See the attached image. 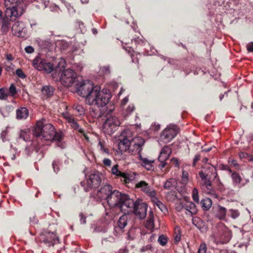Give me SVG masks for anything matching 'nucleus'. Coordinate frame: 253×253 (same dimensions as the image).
Returning <instances> with one entry per match:
<instances>
[{
	"label": "nucleus",
	"mask_w": 253,
	"mask_h": 253,
	"mask_svg": "<svg viewBox=\"0 0 253 253\" xmlns=\"http://www.w3.org/2000/svg\"><path fill=\"white\" fill-rule=\"evenodd\" d=\"M168 62L170 65H175L177 66L179 65L181 66V70L185 72L186 75H187L190 72V71H187V70H185L183 66V65L177 60L172 58H168Z\"/></svg>",
	"instance_id": "f704fd0d"
},
{
	"label": "nucleus",
	"mask_w": 253,
	"mask_h": 253,
	"mask_svg": "<svg viewBox=\"0 0 253 253\" xmlns=\"http://www.w3.org/2000/svg\"><path fill=\"white\" fill-rule=\"evenodd\" d=\"M161 153L166 155V156H169V155L171 153V149L168 146H165L163 148Z\"/></svg>",
	"instance_id": "09e8293b"
},
{
	"label": "nucleus",
	"mask_w": 253,
	"mask_h": 253,
	"mask_svg": "<svg viewBox=\"0 0 253 253\" xmlns=\"http://www.w3.org/2000/svg\"><path fill=\"white\" fill-rule=\"evenodd\" d=\"M64 117L66 121L70 125L72 128L78 130L80 133L84 134V129L80 127L79 125L71 115L65 114H64Z\"/></svg>",
	"instance_id": "aec40b11"
},
{
	"label": "nucleus",
	"mask_w": 253,
	"mask_h": 253,
	"mask_svg": "<svg viewBox=\"0 0 253 253\" xmlns=\"http://www.w3.org/2000/svg\"><path fill=\"white\" fill-rule=\"evenodd\" d=\"M153 163L147 164V165H145L144 167L148 170H153L154 169V166L152 165Z\"/></svg>",
	"instance_id": "338daca9"
},
{
	"label": "nucleus",
	"mask_w": 253,
	"mask_h": 253,
	"mask_svg": "<svg viewBox=\"0 0 253 253\" xmlns=\"http://www.w3.org/2000/svg\"><path fill=\"white\" fill-rule=\"evenodd\" d=\"M188 180H189V179H188V172L187 171L183 170L181 183L182 184L186 185L188 183Z\"/></svg>",
	"instance_id": "79ce46f5"
},
{
	"label": "nucleus",
	"mask_w": 253,
	"mask_h": 253,
	"mask_svg": "<svg viewBox=\"0 0 253 253\" xmlns=\"http://www.w3.org/2000/svg\"><path fill=\"white\" fill-rule=\"evenodd\" d=\"M11 31L13 35L18 37H24L26 36L25 25L23 22H16L13 25Z\"/></svg>",
	"instance_id": "2eb2a0df"
},
{
	"label": "nucleus",
	"mask_w": 253,
	"mask_h": 253,
	"mask_svg": "<svg viewBox=\"0 0 253 253\" xmlns=\"http://www.w3.org/2000/svg\"><path fill=\"white\" fill-rule=\"evenodd\" d=\"M136 200L134 201L129 196L124 194L119 205L118 208L125 214H130L133 212Z\"/></svg>",
	"instance_id": "423d86ee"
},
{
	"label": "nucleus",
	"mask_w": 253,
	"mask_h": 253,
	"mask_svg": "<svg viewBox=\"0 0 253 253\" xmlns=\"http://www.w3.org/2000/svg\"><path fill=\"white\" fill-rule=\"evenodd\" d=\"M80 221L81 224L86 223V216L84 215L82 212H80L79 214Z\"/></svg>",
	"instance_id": "4d7b16f0"
},
{
	"label": "nucleus",
	"mask_w": 253,
	"mask_h": 253,
	"mask_svg": "<svg viewBox=\"0 0 253 253\" xmlns=\"http://www.w3.org/2000/svg\"><path fill=\"white\" fill-rule=\"evenodd\" d=\"M107 119L104 123V128L109 134L114 133L120 126L121 122L118 117L114 116L106 117Z\"/></svg>",
	"instance_id": "6e6552de"
},
{
	"label": "nucleus",
	"mask_w": 253,
	"mask_h": 253,
	"mask_svg": "<svg viewBox=\"0 0 253 253\" xmlns=\"http://www.w3.org/2000/svg\"><path fill=\"white\" fill-rule=\"evenodd\" d=\"M118 165L113 166L111 169L112 174L119 177L121 181H124L126 184H129L135 179L136 173L134 172H122L118 169Z\"/></svg>",
	"instance_id": "9d476101"
},
{
	"label": "nucleus",
	"mask_w": 253,
	"mask_h": 253,
	"mask_svg": "<svg viewBox=\"0 0 253 253\" xmlns=\"http://www.w3.org/2000/svg\"><path fill=\"white\" fill-rule=\"evenodd\" d=\"M8 97L7 91L4 88H0V100H6Z\"/></svg>",
	"instance_id": "49530a36"
},
{
	"label": "nucleus",
	"mask_w": 253,
	"mask_h": 253,
	"mask_svg": "<svg viewBox=\"0 0 253 253\" xmlns=\"http://www.w3.org/2000/svg\"><path fill=\"white\" fill-rule=\"evenodd\" d=\"M220 238L222 244L228 242L231 238L232 233L226 228H223L220 231Z\"/></svg>",
	"instance_id": "5701e85b"
},
{
	"label": "nucleus",
	"mask_w": 253,
	"mask_h": 253,
	"mask_svg": "<svg viewBox=\"0 0 253 253\" xmlns=\"http://www.w3.org/2000/svg\"><path fill=\"white\" fill-rule=\"evenodd\" d=\"M129 42L126 43V48L128 47L134 51V49L137 50L139 48L144 46L146 44V41L142 37L132 38V39H131V45L129 46Z\"/></svg>",
	"instance_id": "f3484780"
},
{
	"label": "nucleus",
	"mask_w": 253,
	"mask_h": 253,
	"mask_svg": "<svg viewBox=\"0 0 253 253\" xmlns=\"http://www.w3.org/2000/svg\"><path fill=\"white\" fill-rule=\"evenodd\" d=\"M124 194H122L117 190H113L110 193L108 196L106 197V200L110 207H118Z\"/></svg>",
	"instance_id": "9b49d317"
},
{
	"label": "nucleus",
	"mask_w": 253,
	"mask_h": 253,
	"mask_svg": "<svg viewBox=\"0 0 253 253\" xmlns=\"http://www.w3.org/2000/svg\"><path fill=\"white\" fill-rule=\"evenodd\" d=\"M184 210L187 212L186 214H188V212L191 215L196 214L197 212L196 205L193 202H186L185 203Z\"/></svg>",
	"instance_id": "cd10ccee"
},
{
	"label": "nucleus",
	"mask_w": 253,
	"mask_h": 253,
	"mask_svg": "<svg viewBox=\"0 0 253 253\" xmlns=\"http://www.w3.org/2000/svg\"><path fill=\"white\" fill-rule=\"evenodd\" d=\"M199 173L204 174L206 177L216 179L217 181L220 182V178L217 175L216 168L212 165L208 164L202 167V169Z\"/></svg>",
	"instance_id": "4468645a"
},
{
	"label": "nucleus",
	"mask_w": 253,
	"mask_h": 253,
	"mask_svg": "<svg viewBox=\"0 0 253 253\" xmlns=\"http://www.w3.org/2000/svg\"><path fill=\"white\" fill-rule=\"evenodd\" d=\"M43 66L44 68H43L42 71H44L46 73H50L54 71H55V69L57 68L56 67L55 69H54L52 64L47 62L46 60Z\"/></svg>",
	"instance_id": "c9c22d12"
},
{
	"label": "nucleus",
	"mask_w": 253,
	"mask_h": 253,
	"mask_svg": "<svg viewBox=\"0 0 253 253\" xmlns=\"http://www.w3.org/2000/svg\"><path fill=\"white\" fill-rule=\"evenodd\" d=\"M207 247L205 243L201 244L198 250V253H206Z\"/></svg>",
	"instance_id": "603ef678"
},
{
	"label": "nucleus",
	"mask_w": 253,
	"mask_h": 253,
	"mask_svg": "<svg viewBox=\"0 0 253 253\" xmlns=\"http://www.w3.org/2000/svg\"><path fill=\"white\" fill-rule=\"evenodd\" d=\"M199 175L202 181L203 185L205 186L208 190H211L212 189L211 179V178L206 177L204 174H202L200 173H199Z\"/></svg>",
	"instance_id": "c85d7f7f"
},
{
	"label": "nucleus",
	"mask_w": 253,
	"mask_h": 253,
	"mask_svg": "<svg viewBox=\"0 0 253 253\" xmlns=\"http://www.w3.org/2000/svg\"><path fill=\"white\" fill-rule=\"evenodd\" d=\"M113 188L110 184H105L102 186L98 191L99 196L103 199L106 200V197L110 195V193L113 191Z\"/></svg>",
	"instance_id": "b1692460"
},
{
	"label": "nucleus",
	"mask_w": 253,
	"mask_h": 253,
	"mask_svg": "<svg viewBox=\"0 0 253 253\" xmlns=\"http://www.w3.org/2000/svg\"><path fill=\"white\" fill-rule=\"evenodd\" d=\"M169 156H166V155H164L160 153V154L158 158V160L160 162H164L169 158Z\"/></svg>",
	"instance_id": "6e6d98bb"
},
{
	"label": "nucleus",
	"mask_w": 253,
	"mask_h": 253,
	"mask_svg": "<svg viewBox=\"0 0 253 253\" xmlns=\"http://www.w3.org/2000/svg\"><path fill=\"white\" fill-rule=\"evenodd\" d=\"M39 45L42 48H48L50 46V42L49 41H42L41 40H37Z\"/></svg>",
	"instance_id": "ea45409f"
},
{
	"label": "nucleus",
	"mask_w": 253,
	"mask_h": 253,
	"mask_svg": "<svg viewBox=\"0 0 253 253\" xmlns=\"http://www.w3.org/2000/svg\"><path fill=\"white\" fill-rule=\"evenodd\" d=\"M101 71L104 75H108L110 73V67L109 66H104L102 67Z\"/></svg>",
	"instance_id": "5fc2aeb1"
},
{
	"label": "nucleus",
	"mask_w": 253,
	"mask_h": 253,
	"mask_svg": "<svg viewBox=\"0 0 253 253\" xmlns=\"http://www.w3.org/2000/svg\"><path fill=\"white\" fill-rule=\"evenodd\" d=\"M55 88L50 85H43L41 89L42 96L44 99L51 98L54 94Z\"/></svg>",
	"instance_id": "4be33fe9"
},
{
	"label": "nucleus",
	"mask_w": 253,
	"mask_h": 253,
	"mask_svg": "<svg viewBox=\"0 0 253 253\" xmlns=\"http://www.w3.org/2000/svg\"><path fill=\"white\" fill-rule=\"evenodd\" d=\"M230 216L233 219H236L238 217L240 214V212L237 210L230 209L229 210Z\"/></svg>",
	"instance_id": "c03bdc74"
},
{
	"label": "nucleus",
	"mask_w": 253,
	"mask_h": 253,
	"mask_svg": "<svg viewBox=\"0 0 253 253\" xmlns=\"http://www.w3.org/2000/svg\"><path fill=\"white\" fill-rule=\"evenodd\" d=\"M39 240L48 247L59 243V238L54 232L45 231L40 235Z\"/></svg>",
	"instance_id": "1a4fd4ad"
},
{
	"label": "nucleus",
	"mask_w": 253,
	"mask_h": 253,
	"mask_svg": "<svg viewBox=\"0 0 253 253\" xmlns=\"http://www.w3.org/2000/svg\"><path fill=\"white\" fill-rule=\"evenodd\" d=\"M154 198V202L156 203V206L164 213L168 212V209L166 206L161 201H159L156 197Z\"/></svg>",
	"instance_id": "4c0bfd02"
},
{
	"label": "nucleus",
	"mask_w": 253,
	"mask_h": 253,
	"mask_svg": "<svg viewBox=\"0 0 253 253\" xmlns=\"http://www.w3.org/2000/svg\"><path fill=\"white\" fill-rule=\"evenodd\" d=\"M147 209V205L143 203L141 199H137L132 213H134L139 218L143 219L146 216Z\"/></svg>",
	"instance_id": "ddd939ff"
},
{
	"label": "nucleus",
	"mask_w": 253,
	"mask_h": 253,
	"mask_svg": "<svg viewBox=\"0 0 253 253\" xmlns=\"http://www.w3.org/2000/svg\"><path fill=\"white\" fill-rule=\"evenodd\" d=\"M28 114V110L26 108L21 107L16 111V117L18 119H26Z\"/></svg>",
	"instance_id": "7c9ffc66"
},
{
	"label": "nucleus",
	"mask_w": 253,
	"mask_h": 253,
	"mask_svg": "<svg viewBox=\"0 0 253 253\" xmlns=\"http://www.w3.org/2000/svg\"><path fill=\"white\" fill-rule=\"evenodd\" d=\"M4 4L6 8L5 16L9 17L11 21H15L21 16L26 8L24 0H4Z\"/></svg>",
	"instance_id": "f03ea898"
},
{
	"label": "nucleus",
	"mask_w": 253,
	"mask_h": 253,
	"mask_svg": "<svg viewBox=\"0 0 253 253\" xmlns=\"http://www.w3.org/2000/svg\"><path fill=\"white\" fill-rule=\"evenodd\" d=\"M221 170H226V171H229V172L230 173H232V170L230 168V167L227 166V165H221Z\"/></svg>",
	"instance_id": "e2e57ef3"
},
{
	"label": "nucleus",
	"mask_w": 253,
	"mask_h": 253,
	"mask_svg": "<svg viewBox=\"0 0 253 253\" xmlns=\"http://www.w3.org/2000/svg\"><path fill=\"white\" fill-rule=\"evenodd\" d=\"M45 120L38 121L33 130V135L45 141H51L53 138L55 130L54 126L50 124H44Z\"/></svg>",
	"instance_id": "7ed1b4c3"
},
{
	"label": "nucleus",
	"mask_w": 253,
	"mask_h": 253,
	"mask_svg": "<svg viewBox=\"0 0 253 253\" xmlns=\"http://www.w3.org/2000/svg\"><path fill=\"white\" fill-rule=\"evenodd\" d=\"M46 60L39 56H37L33 61V66L38 71H42Z\"/></svg>",
	"instance_id": "a878e982"
},
{
	"label": "nucleus",
	"mask_w": 253,
	"mask_h": 253,
	"mask_svg": "<svg viewBox=\"0 0 253 253\" xmlns=\"http://www.w3.org/2000/svg\"><path fill=\"white\" fill-rule=\"evenodd\" d=\"M64 136V134L62 132H56L54 130L53 133V138L52 141H55L57 142L58 143H60L62 140L63 139Z\"/></svg>",
	"instance_id": "58836bf2"
},
{
	"label": "nucleus",
	"mask_w": 253,
	"mask_h": 253,
	"mask_svg": "<svg viewBox=\"0 0 253 253\" xmlns=\"http://www.w3.org/2000/svg\"><path fill=\"white\" fill-rule=\"evenodd\" d=\"M60 165V162L58 160L53 161L52 164V168L55 173H58L60 170L59 165Z\"/></svg>",
	"instance_id": "a18cd8bd"
},
{
	"label": "nucleus",
	"mask_w": 253,
	"mask_h": 253,
	"mask_svg": "<svg viewBox=\"0 0 253 253\" xmlns=\"http://www.w3.org/2000/svg\"><path fill=\"white\" fill-rule=\"evenodd\" d=\"M112 113H109L106 108H95L92 107L90 108V115L94 118H99L102 116L106 117Z\"/></svg>",
	"instance_id": "a211bd4d"
},
{
	"label": "nucleus",
	"mask_w": 253,
	"mask_h": 253,
	"mask_svg": "<svg viewBox=\"0 0 253 253\" xmlns=\"http://www.w3.org/2000/svg\"><path fill=\"white\" fill-rule=\"evenodd\" d=\"M63 67V66L61 67H57L55 69V72L58 73L60 76V80L63 85L69 87L74 83L79 81V77L77 76V73L73 69H67L62 70Z\"/></svg>",
	"instance_id": "20e7f679"
},
{
	"label": "nucleus",
	"mask_w": 253,
	"mask_h": 253,
	"mask_svg": "<svg viewBox=\"0 0 253 253\" xmlns=\"http://www.w3.org/2000/svg\"><path fill=\"white\" fill-rule=\"evenodd\" d=\"M247 50L249 52H253V42H250L247 45Z\"/></svg>",
	"instance_id": "774afa93"
},
{
	"label": "nucleus",
	"mask_w": 253,
	"mask_h": 253,
	"mask_svg": "<svg viewBox=\"0 0 253 253\" xmlns=\"http://www.w3.org/2000/svg\"><path fill=\"white\" fill-rule=\"evenodd\" d=\"M192 198L194 202H195L197 203H199V195H198V191L197 188H194L192 192Z\"/></svg>",
	"instance_id": "de8ad7c7"
},
{
	"label": "nucleus",
	"mask_w": 253,
	"mask_h": 253,
	"mask_svg": "<svg viewBox=\"0 0 253 253\" xmlns=\"http://www.w3.org/2000/svg\"><path fill=\"white\" fill-rule=\"evenodd\" d=\"M128 214H124L121 216L118 221V227H116L114 228L115 232H117L118 229L122 230L124 229L127 223V217Z\"/></svg>",
	"instance_id": "bb28decb"
},
{
	"label": "nucleus",
	"mask_w": 253,
	"mask_h": 253,
	"mask_svg": "<svg viewBox=\"0 0 253 253\" xmlns=\"http://www.w3.org/2000/svg\"><path fill=\"white\" fill-rule=\"evenodd\" d=\"M77 93L81 96L85 97L90 102L92 93L96 89H99V86H93L92 82L90 81H79L76 84Z\"/></svg>",
	"instance_id": "39448f33"
},
{
	"label": "nucleus",
	"mask_w": 253,
	"mask_h": 253,
	"mask_svg": "<svg viewBox=\"0 0 253 253\" xmlns=\"http://www.w3.org/2000/svg\"><path fill=\"white\" fill-rule=\"evenodd\" d=\"M134 110L135 107L134 105H131L127 107V108L126 109V112L127 114H129L131 113L132 112H133Z\"/></svg>",
	"instance_id": "680f3d73"
},
{
	"label": "nucleus",
	"mask_w": 253,
	"mask_h": 253,
	"mask_svg": "<svg viewBox=\"0 0 253 253\" xmlns=\"http://www.w3.org/2000/svg\"><path fill=\"white\" fill-rule=\"evenodd\" d=\"M16 75L19 78L21 79H25L26 78V75L21 69H17L16 70Z\"/></svg>",
	"instance_id": "3c124183"
},
{
	"label": "nucleus",
	"mask_w": 253,
	"mask_h": 253,
	"mask_svg": "<svg viewBox=\"0 0 253 253\" xmlns=\"http://www.w3.org/2000/svg\"><path fill=\"white\" fill-rule=\"evenodd\" d=\"M138 142H134V144L133 146H130L129 149H128L129 153L132 155H135L140 154L141 151H142V147L144 145L145 141L142 138H138L137 139Z\"/></svg>",
	"instance_id": "6ab92c4d"
},
{
	"label": "nucleus",
	"mask_w": 253,
	"mask_h": 253,
	"mask_svg": "<svg viewBox=\"0 0 253 253\" xmlns=\"http://www.w3.org/2000/svg\"><path fill=\"white\" fill-rule=\"evenodd\" d=\"M139 159L142 161V166L143 167L145 166V165H147V164L154 163V160H148L147 158H143L142 157L141 154L139 155Z\"/></svg>",
	"instance_id": "37998d69"
},
{
	"label": "nucleus",
	"mask_w": 253,
	"mask_h": 253,
	"mask_svg": "<svg viewBox=\"0 0 253 253\" xmlns=\"http://www.w3.org/2000/svg\"><path fill=\"white\" fill-rule=\"evenodd\" d=\"M30 222L33 224H37L38 222V220L35 215H33L30 217Z\"/></svg>",
	"instance_id": "69168bd1"
},
{
	"label": "nucleus",
	"mask_w": 253,
	"mask_h": 253,
	"mask_svg": "<svg viewBox=\"0 0 253 253\" xmlns=\"http://www.w3.org/2000/svg\"><path fill=\"white\" fill-rule=\"evenodd\" d=\"M226 209L223 207L218 205L216 208V216L220 220L225 219L226 214Z\"/></svg>",
	"instance_id": "2f4dec72"
},
{
	"label": "nucleus",
	"mask_w": 253,
	"mask_h": 253,
	"mask_svg": "<svg viewBox=\"0 0 253 253\" xmlns=\"http://www.w3.org/2000/svg\"><path fill=\"white\" fill-rule=\"evenodd\" d=\"M92 94L89 103L95 104L98 108L103 109L106 108L109 113H112L114 110V106L108 104L111 97L109 90L107 89L100 90V88L99 86V89L94 90Z\"/></svg>",
	"instance_id": "f257e3e1"
},
{
	"label": "nucleus",
	"mask_w": 253,
	"mask_h": 253,
	"mask_svg": "<svg viewBox=\"0 0 253 253\" xmlns=\"http://www.w3.org/2000/svg\"><path fill=\"white\" fill-rule=\"evenodd\" d=\"M179 131L178 127L174 125H170L162 132L160 138L164 143H168L171 141Z\"/></svg>",
	"instance_id": "0eeeda50"
},
{
	"label": "nucleus",
	"mask_w": 253,
	"mask_h": 253,
	"mask_svg": "<svg viewBox=\"0 0 253 253\" xmlns=\"http://www.w3.org/2000/svg\"><path fill=\"white\" fill-rule=\"evenodd\" d=\"M9 17L6 16V18L0 19V29L2 33H7L10 27V22L8 21Z\"/></svg>",
	"instance_id": "c756f323"
},
{
	"label": "nucleus",
	"mask_w": 253,
	"mask_h": 253,
	"mask_svg": "<svg viewBox=\"0 0 253 253\" xmlns=\"http://www.w3.org/2000/svg\"><path fill=\"white\" fill-rule=\"evenodd\" d=\"M231 176L233 180V185H237L241 183V177L237 172L234 171L232 172Z\"/></svg>",
	"instance_id": "e433bc0d"
},
{
	"label": "nucleus",
	"mask_w": 253,
	"mask_h": 253,
	"mask_svg": "<svg viewBox=\"0 0 253 253\" xmlns=\"http://www.w3.org/2000/svg\"><path fill=\"white\" fill-rule=\"evenodd\" d=\"M185 203H180L176 206V210L177 211H181L182 210L184 209Z\"/></svg>",
	"instance_id": "bf43d9fd"
},
{
	"label": "nucleus",
	"mask_w": 253,
	"mask_h": 253,
	"mask_svg": "<svg viewBox=\"0 0 253 253\" xmlns=\"http://www.w3.org/2000/svg\"><path fill=\"white\" fill-rule=\"evenodd\" d=\"M19 138L23 139L24 141H27L28 137L27 134L25 131L21 130L19 134Z\"/></svg>",
	"instance_id": "864d4df0"
},
{
	"label": "nucleus",
	"mask_w": 253,
	"mask_h": 253,
	"mask_svg": "<svg viewBox=\"0 0 253 253\" xmlns=\"http://www.w3.org/2000/svg\"><path fill=\"white\" fill-rule=\"evenodd\" d=\"M130 144V140L125 137L122 140H121L119 143L118 149L121 152H126L129 149Z\"/></svg>",
	"instance_id": "393cba45"
},
{
	"label": "nucleus",
	"mask_w": 253,
	"mask_h": 253,
	"mask_svg": "<svg viewBox=\"0 0 253 253\" xmlns=\"http://www.w3.org/2000/svg\"><path fill=\"white\" fill-rule=\"evenodd\" d=\"M25 50L28 53H32L34 51V48L33 46L29 45L25 48Z\"/></svg>",
	"instance_id": "0e129e2a"
},
{
	"label": "nucleus",
	"mask_w": 253,
	"mask_h": 253,
	"mask_svg": "<svg viewBox=\"0 0 253 253\" xmlns=\"http://www.w3.org/2000/svg\"><path fill=\"white\" fill-rule=\"evenodd\" d=\"M9 93H10L11 96H13L14 95H15L16 94V93H17L16 88L14 84H11L10 85V86L9 88Z\"/></svg>",
	"instance_id": "8fccbe9b"
},
{
	"label": "nucleus",
	"mask_w": 253,
	"mask_h": 253,
	"mask_svg": "<svg viewBox=\"0 0 253 253\" xmlns=\"http://www.w3.org/2000/svg\"><path fill=\"white\" fill-rule=\"evenodd\" d=\"M192 223L202 233H205L208 230L206 222L199 217H193Z\"/></svg>",
	"instance_id": "412c9836"
},
{
	"label": "nucleus",
	"mask_w": 253,
	"mask_h": 253,
	"mask_svg": "<svg viewBox=\"0 0 253 253\" xmlns=\"http://www.w3.org/2000/svg\"><path fill=\"white\" fill-rule=\"evenodd\" d=\"M168 241V238L164 235H160L158 239V243L162 246L166 245Z\"/></svg>",
	"instance_id": "a19ab883"
},
{
	"label": "nucleus",
	"mask_w": 253,
	"mask_h": 253,
	"mask_svg": "<svg viewBox=\"0 0 253 253\" xmlns=\"http://www.w3.org/2000/svg\"><path fill=\"white\" fill-rule=\"evenodd\" d=\"M135 187L140 188L143 192L152 198H155L156 196V191L144 181H141L136 183Z\"/></svg>",
	"instance_id": "dca6fc26"
},
{
	"label": "nucleus",
	"mask_w": 253,
	"mask_h": 253,
	"mask_svg": "<svg viewBox=\"0 0 253 253\" xmlns=\"http://www.w3.org/2000/svg\"><path fill=\"white\" fill-rule=\"evenodd\" d=\"M177 181L174 178H169L164 184V187L166 189L172 190L176 186Z\"/></svg>",
	"instance_id": "473e14b6"
},
{
	"label": "nucleus",
	"mask_w": 253,
	"mask_h": 253,
	"mask_svg": "<svg viewBox=\"0 0 253 253\" xmlns=\"http://www.w3.org/2000/svg\"><path fill=\"white\" fill-rule=\"evenodd\" d=\"M201 204L204 211H208L212 205L211 200L209 198H206L201 201Z\"/></svg>",
	"instance_id": "72a5a7b5"
},
{
	"label": "nucleus",
	"mask_w": 253,
	"mask_h": 253,
	"mask_svg": "<svg viewBox=\"0 0 253 253\" xmlns=\"http://www.w3.org/2000/svg\"><path fill=\"white\" fill-rule=\"evenodd\" d=\"M98 145L100 146V149L102 151H103L104 153H105L106 154H109V150L108 148H105L103 146L102 143L100 141L98 143Z\"/></svg>",
	"instance_id": "13d9d810"
},
{
	"label": "nucleus",
	"mask_w": 253,
	"mask_h": 253,
	"mask_svg": "<svg viewBox=\"0 0 253 253\" xmlns=\"http://www.w3.org/2000/svg\"><path fill=\"white\" fill-rule=\"evenodd\" d=\"M101 183V179L98 172L93 173L89 175L86 181V187L84 188L86 192L91 189L97 188Z\"/></svg>",
	"instance_id": "f8f14e48"
},
{
	"label": "nucleus",
	"mask_w": 253,
	"mask_h": 253,
	"mask_svg": "<svg viewBox=\"0 0 253 253\" xmlns=\"http://www.w3.org/2000/svg\"><path fill=\"white\" fill-rule=\"evenodd\" d=\"M200 158L201 156L199 154H197L195 156L192 164V166L193 167H195L196 166V163L200 159Z\"/></svg>",
	"instance_id": "052dcab7"
}]
</instances>
